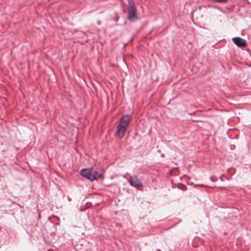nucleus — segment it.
<instances>
[{
    "instance_id": "nucleus-1",
    "label": "nucleus",
    "mask_w": 251,
    "mask_h": 251,
    "mask_svg": "<svg viewBox=\"0 0 251 251\" xmlns=\"http://www.w3.org/2000/svg\"><path fill=\"white\" fill-rule=\"evenodd\" d=\"M129 116L127 114L123 115L121 118L115 134L118 138L121 139L125 136L129 125Z\"/></svg>"
},
{
    "instance_id": "nucleus-2",
    "label": "nucleus",
    "mask_w": 251,
    "mask_h": 251,
    "mask_svg": "<svg viewBox=\"0 0 251 251\" xmlns=\"http://www.w3.org/2000/svg\"><path fill=\"white\" fill-rule=\"evenodd\" d=\"M127 19L131 22H134L138 20L137 9L134 2L131 0L128 1V17Z\"/></svg>"
},
{
    "instance_id": "nucleus-3",
    "label": "nucleus",
    "mask_w": 251,
    "mask_h": 251,
    "mask_svg": "<svg viewBox=\"0 0 251 251\" xmlns=\"http://www.w3.org/2000/svg\"><path fill=\"white\" fill-rule=\"evenodd\" d=\"M128 182L134 187L138 188L143 186L142 181L137 176H130L127 179Z\"/></svg>"
},
{
    "instance_id": "nucleus-4",
    "label": "nucleus",
    "mask_w": 251,
    "mask_h": 251,
    "mask_svg": "<svg viewBox=\"0 0 251 251\" xmlns=\"http://www.w3.org/2000/svg\"><path fill=\"white\" fill-rule=\"evenodd\" d=\"M80 174L82 176L91 181L95 180V177L93 176V172H91L89 169H85L81 170Z\"/></svg>"
},
{
    "instance_id": "nucleus-5",
    "label": "nucleus",
    "mask_w": 251,
    "mask_h": 251,
    "mask_svg": "<svg viewBox=\"0 0 251 251\" xmlns=\"http://www.w3.org/2000/svg\"><path fill=\"white\" fill-rule=\"evenodd\" d=\"M234 43L238 47H246L247 46L246 41L240 37H234L232 39Z\"/></svg>"
},
{
    "instance_id": "nucleus-6",
    "label": "nucleus",
    "mask_w": 251,
    "mask_h": 251,
    "mask_svg": "<svg viewBox=\"0 0 251 251\" xmlns=\"http://www.w3.org/2000/svg\"><path fill=\"white\" fill-rule=\"evenodd\" d=\"M93 176H95V180H98L99 179H103V177L102 175L95 172L93 173Z\"/></svg>"
},
{
    "instance_id": "nucleus-7",
    "label": "nucleus",
    "mask_w": 251,
    "mask_h": 251,
    "mask_svg": "<svg viewBox=\"0 0 251 251\" xmlns=\"http://www.w3.org/2000/svg\"><path fill=\"white\" fill-rule=\"evenodd\" d=\"M228 0H212V1L218 3H226Z\"/></svg>"
}]
</instances>
